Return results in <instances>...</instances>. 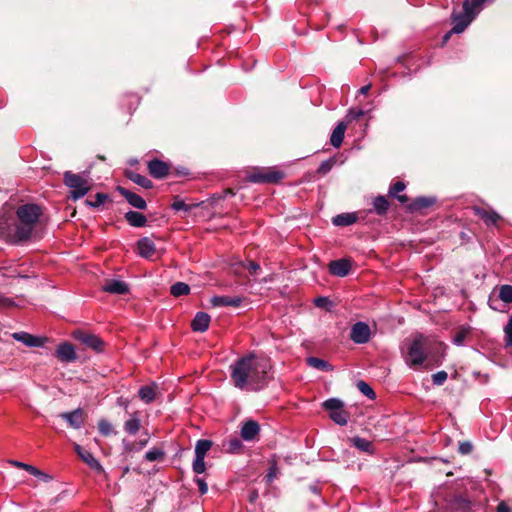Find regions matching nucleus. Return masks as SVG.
<instances>
[{"mask_svg":"<svg viewBox=\"0 0 512 512\" xmlns=\"http://www.w3.org/2000/svg\"><path fill=\"white\" fill-rule=\"evenodd\" d=\"M230 377L236 388L245 391H260L270 382V361L249 353L235 360L229 367Z\"/></svg>","mask_w":512,"mask_h":512,"instance_id":"f257e3e1","label":"nucleus"},{"mask_svg":"<svg viewBox=\"0 0 512 512\" xmlns=\"http://www.w3.org/2000/svg\"><path fill=\"white\" fill-rule=\"evenodd\" d=\"M42 214L40 206L36 204H23L16 210V222L13 232L10 234V241L18 244L29 240L38 224Z\"/></svg>","mask_w":512,"mask_h":512,"instance_id":"f03ea898","label":"nucleus"},{"mask_svg":"<svg viewBox=\"0 0 512 512\" xmlns=\"http://www.w3.org/2000/svg\"><path fill=\"white\" fill-rule=\"evenodd\" d=\"M406 346V351L403 352L405 363L416 370L421 367L428 358L431 349V340L419 334L408 342Z\"/></svg>","mask_w":512,"mask_h":512,"instance_id":"7ed1b4c3","label":"nucleus"},{"mask_svg":"<svg viewBox=\"0 0 512 512\" xmlns=\"http://www.w3.org/2000/svg\"><path fill=\"white\" fill-rule=\"evenodd\" d=\"M64 184L70 189V198L74 201L84 197L90 191L88 176L85 174H75L66 171L63 175Z\"/></svg>","mask_w":512,"mask_h":512,"instance_id":"20e7f679","label":"nucleus"},{"mask_svg":"<svg viewBox=\"0 0 512 512\" xmlns=\"http://www.w3.org/2000/svg\"><path fill=\"white\" fill-rule=\"evenodd\" d=\"M463 11H464L463 15H457V16L453 17L454 25H453L451 31L448 32L444 36V41H447L449 39L451 33H456V34L462 33L468 27V25L473 21V19L476 17V14H474L470 10V1L469 0H465L463 2Z\"/></svg>","mask_w":512,"mask_h":512,"instance_id":"39448f33","label":"nucleus"},{"mask_svg":"<svg viewBox=\"0 0 512 512\" xmlns=\"http://www.w3.org/2000/svg\"><path fill=\"white\" fill-rule=\"evenodd\" d=\"M72 337L83 344L85 347L100 353L104 349V341L97 335L89 333L84 330H75Z\"/></svg>","mask_w":512,"mask_h":512,"instance_id":"423d86ee","label":"nucleus"},{"mask_svg":"<svg viewBox=\"0 0 512 512\" xmlns=\"http://www.w3.org/2000/svg\"><path fill=\"white\" fill-rule=\"evenodd\" d=\"M284 173L277 170L255 171L248 176L253 183H277L282 180Z\"/></svg>","mask_w":512,"mask_h":512,"instance_id":"0eeeda50","label":"nucleus"},{"mask_svg":"<svg viewBox=\"0 0 512 512\" xmlns=\"http://www.w3.org/2000/svg\"><path fill=\"white\" fill-rule=\"evenodd\" d=\"M350 339L356 344H365L371 339V329L365 322L359 321L352 325Z\"/></svg>","mask_w":512,"mask_h":512,"instance_id":"6e6552de","label":"nucleus"},{"mask_svg":"<svg viewBox=\"0 0 512 512\" xmlns=\"http://www.w3.org/2000/svg\"><path fill=\"white\" fill-rule=\"evenodd\" d=\"M74 450L77 455L81 458L83 462H85L91 469L101 473L103 472V467L100 462L86 449L81 447L79 444H74Z\"/></svg>","mask_w":512,"mask_h":512,"instance_id":"1a4fd4ad","label":"nucleus"},{"mask_svg":"<svg viewBox=\"0 0 512 512\" xmlns=\"http://www.w3.org/2000/svg\"><path fill=\"white\" fill-rule=\"evenodd\" d=\"M62 419L67 421L70 427L80 429L84 425V411L77 408L71 412H63L59 415Z\"/></svg>","mask_w":512,"mask_h":512,"instance_id":"9d476101","label":"nucleus"},{"mask_svg":"<svg viewBox=\"0 0 512 512\" xmlns=\"http://www.w3.org/2000/svg\"><path fill=\"white\" fill-rule=\"evenodd\" d=\"M472 210L487 226H495L501 219V216L494 210H488L480 206H473Z\"/></svg>","mask_w":512,"mask_h":512,"instance_id":"9b49d317","label":"nucleus"},{"mask_svg":"<svg viewBox=\"0 0 512 512\" xmlns=\"http://www.w3.org/2000/svg\"><path fill=\"white\" fill-rule=\"evenodd\" d=\"M148 171L156 179L165 178L169 173V165L159 159H153L148 162Z\"/></svg>","mask_w":512,"mask_h":512,"instance_id":"f8f14e48","label":"nucleus"},{"mask_svg":"<svg viewBox=\"0 0 512 512\" xmlns=\"http://www.w3.org/2000/svg\"><path fill=\"white\" fill-rule=\"evenodd\" d=\"M12 338L26 345L27 347H40L44 344L45 338L36 337L27 332H15Z\"/></svg>","mask_w":512,"mask_h":512,"instance_id":"ddd939ff","label":"nucleus"},{"mask_svg":"<svg viewBox=\"0 0 512 512\" xmlns=\"http://www.w3.org/2000/svg\"><path fill=\"white\" fill-rule=\"evenodd\" d=\"M243 300L244 298L240 296H213L210 300V303L213 307H239Z\"/></svg>","mask_w":512,"mask_h":512,"instance_id":"4468645a","label":"nucleus"},{"mask_svg":"<svg viewBox=\"0 0 512 512\" xmlns=\"http://www.w3.org/2000/svg\"><path fill=\"white\" fill-rule=\"evenodd\" d=\"M103 290L110 294L123 295L129 292V286L122 280L111 279L105 282Z\"/></svg>","mask_w":512,"mask_h":512,"instance_id":"2eb2a0df","label":"nucleus"},{"mask_svg":"<svg viewBox=\"0 0 512 512\" xmlns=\"http://www.w3.org/2000/svg\"><path fill=\"white\" fill-rule=\"evenodd\" d=\"M351 270V263L347 259H339L331 261L329 264V271L332 275L344 277L349 274Z\"/></svg>","mask_w":512,"mask_h":512,"instance_id":"dca6fc26","label":"nucleus"},{"mask_svg":"<svg viewBox=\"0 0 512 512\" xmlns=\"http://www.w3.org/2000/svg\"><path fill=\"white\" fill-rule=\"evenodd\" d=\"M117 189L131 206L140 210H144L147 207L146 201L140 195L133 193L123 187H118Z\"/></svg>","mask_w":512,"mask_h":512,"instance_id":"f3484780","label":"nucleus"},{"mask_svg":"<svg viewBox=\"0 0 512 512\" xmlns=\"http://www.w3.org/2000/svg\"><path fill=\"white\" fill-rule=\"evenodd\" d=\"M259 431V424L254 420H248L241 427V437L245 441H253L258 436Z\"/></svg>","mask_w":512,"mask_h":512,"instance_id":"a211bd4d","label":"nucleus"},{"mask_svg":"<svg viewBox=\"0 0 512 512\" xmlns=\"http://www.w3.org/2000/svg\"><path fill=\"white\" fill-rule=\"evenodd\" d=\"M138 254L146 259H150L156 252L154 242L148 238L143 237L137 242Z\"/></svg>","mask_w":512,"mask_h":512,"instance_id":"6ab92c4d","label":"nucleus"},{"mask_svg":"<svg viewBox=\"0 0 512 512\" xmlns=\"http://www.w3.org/2000/svg\"><path fill=\"white\" fill-rule=\"evenodd\" d=\"M56 356L60 361L72 362L76 359L75 349L70 343H61L57 347Z\"/></svg>","mask_w":512,"mask_h":512,"instance_id":"aec40b11","label":"nucleus"},{"mask_svg":"<svg viewBox=\"0 0 512 512\" xmlns=\"http://www.w3.org/2000/svg\"><path fill=\"white\" fill-rule=\"evenodd\" d=\"M141 428L140 413L135 411L129 415V418L124 422L123 429L129 435H135Z\"/></svg>","mask_w":512,"mask_h":512,"instance_id":"412c9836","label":"nucleus"},{"mask_svg":"<svg viewBox=\"0 0 512 512\" xmlns=\"http://www.w3.org/2000/svg\"><path fill=\"white\" fill-rule=\"evenodd\" d=\"M211 318L205 312H198L191 323V328L195 332H205L209 328Z\"/></svg>","mask_w":512,"mask_h":512,"instance_id":"4be33fe9","label":"nucleus"},{"mask_svg":"<svg viewBox=\"0 0 512 512\" xmlns=\"http://www.w3.org/2000/svg\"><path fill=\"white\" fill-rule=\"evenodd\" d=\"M346 128V123L343 121L336 125L330 136V143L333 147L339 148L341 146Z\"/></svg>","mask_w":512,"mask_h":512,"instance_id":"5701e85b","label":"nucleus"},{"mask_svg":"<svg viewBox=\"0 0 512 512\" xmlns=\"http://www.w3.org/2000/svg\"><path fill=\"white\" fill-rule=\"evenodd\" d=\"M352 446L357 448L360 452L367 453L372 455L374 453L373 443L367 439L361 438L359 436H355L349 439Z\"/></svg>","mask_w":512,"mask_h":512,"instance_id":"b1692460","label":"nucleus"},{"mask_svg":"<svg viewBox=\"0 0 512 512\" xmlns=\"http://www.w3.org/2000/svg\"><path fill=\"white\" fill-rule=\"evenodd\" d=\"M357 219H358L357 214L354 212L353 213H342V214H338V215L334 216L332 218V223L335 226L344 227V226H349V225L354 224L357 221Z\"/></svg>","mask_w":512,"mask_h":512,"instance_id":"393cba45","label":"nucleus"},{"mask_svg":"<svg viewBox=\"0 0 512 512\" xmlns=\"http://www.w3.org/2000/svg\"><path fill=\"white\" fill-rule=\"evenodd\" d=\"M124 217L125 220L133 227H143L147 222L146 216L137 211H128Z\"/></svg>","mask_w":512,"mask_h":512,"instance_id":"a878e982","label":"nucleus"},{"mask_svg":"<svg viewBox=\"0 0 512 512\" xmlns=\"http://www.w3.org/2000/svg\"><path fill=\"white\" fill-rule=\"evenodd\" d=\"M156 388L155 384L142 386L138 392L139 398L147 404L151 403L156 397Z\"/></svg>","mask_w":512,"mask_h":512,"instance_id":"bb28decb","label":"nucleus"},{"mask_svg":"<svg viewBox=\"0 0 512 512\" xmlns=\"http://www.w3.org/2000/svg\"><path fill=\"white\" fill-rule=\"evenodd\" d=\"M307 364L320 371H333V366L326 360L317 357H308L306 359Z\"/></svg>","mask_w":512,"mask_h":512,"instance_id":"cd10ccee","label":"nucleus"},{"mask_svg":"<svg viewBox=\"0 0 512 512\" xmlns=\"http://www.w3.org/2000/svg\"><path fill=\"white\" fill-rule=\"evenodd\" d=\"M406 188V185L402 181H397L389 188V195L391 197L396 198L400 203L404 204L408 201V197L406 195H399Z\"/></svg>","mask_w":512,"mask_h":512,"instance_id":"c85d7f7f","label":"nucleus"},{"mask_svg":"<svg viewBox=\"0 0 512 512\" xmlns=\"http://www.w3.org/2000/svg\"><path fill=\"white\" fill-rule=\"evenodd\" d=\"M223 448L228 453H238L243 448V443L238 437H230L223 442Z\"/></svg>","mask_w":512,"mask_h":512,"instance_id":"c756f323","label":"nucleus"},{"mask_svg":"<svg viewBox=\"0 0 512 512\" xmlns=\"http://www.w3.org/2000/svg\"><path fill=\"white\" fill-rule=\"evenodd\" d=\"M127 177L133 181L134 183H136L137 185L143 187V188H146V189H150L152 188L153 184L151 182V180H149L146 176L144 175H141L139 173H136V172H128L127 173Z\"/></svg>","mask_w":512,"mask_h":512,"instance_id":"7c9ffc66","label":"nucleus"},{"mask_svg":"<svg viewBox=\"0 0 512 512\" xmlns=\"http://www.w3.org/2000/svg\"><path fill=\"white\" fill-rule=\"evenodd\" d=\"M374 210L378 215H384L389 209V202L385 196H377L373 201Z\"/></svg>","mask_w":512,"mask_h":512,"instance_id":"2f4dec72","label":"nucleus"},{"mask_svg":"<svg viewBox=\"0 0 512 512\" xmlns=\"http://www.w3.org/2000/svg\"><path fill=\"white\" fill-rule=\"evenodd\" d=\"M212 442L207 439H200L195 445V456L205 457L206 453L210 450Z\"/></svg>","mask_w":512,"mask_h":512,"instance_id":"473e14b6","label":"nucleus"},{"mask_svg":"<svg viewBox=\"0 0 512 512\" xmlns=\"http://www.w3.org/2000/svg\"><path fill=\"white\" fill-rule=\"evenodd\" d=\"M189 292H190V287L188 284H186L184 282H177V283L173 284L170 288V293L174 297L184 296V295L189 294Z\"/></svg>","mask_w":512,"mask_h":512,"instance_id":"72a5a7b5","label":"nucleus"},{"mask_svg":"<svg viewBox=\"0 0 512 512\" xmlns=\"http://www.w3.org/2000/svg\"><path fill=\"white\" fill-rule=\"evenodd\" d=\"M330 418L338 425L344 426L347 424L349 419V413L345 411L343 408L339 411H334L330 413Z\"/></svg>","mask_w":512,"mask_h":512,"instance_id":"f704fd0d","label":"nucleus"},{"mask_svg":"<svg viewBox=\"0 0 512 512\" xmlns=\"http://www.w3.org/2000/svg\"><path fill=\"white\" fill-rule=\"evenodd\" d=\"M434 202H435L434 198L418 197L411 204V208L414 210H420V209L427 208V207L433 205Z\"/></svg>","mask_w":512,"mask_h":512,"instance_id":"c9c22d12","label":"nucleus"},{"mask_svg":"<svg viewBox=\"0 0 512 512\" xmlns=\"http://www.w3.org/2000/svg\"><path fill=\"white\" fill-rule=\"evenodd\" d=\"M99 432L103 436H109L111 434H116V431L113 428V425L106 419H100L98 422Z\"/></svg>","mask_w":512,"mask_h":512,"instance_id":"e433bc0d","label":"nucleus"},{"mask_svg":"<svg viewBox=\"0 0 512 512\" xmlns=\"http://www.w3.org/2000/svg\"><path fill=\"white\" fill-rule=\"evenodd\" d=\"M343 402L337 398H330L323 403V407L333 413L343 408Z\"/></svg>","mask_w":512,"mask_h":512,"instance_id":"4c0bfd02","label":"nucleus"},{"mask_svg":"<svg viewBox=\"0 0 512 512\" xmlns=\"http://www.w3.org/2000/svg\"><path fill=\"white\" fill-rule=\"evenodd\" d=\"M108 199V195L105 193H97L94 200L87 199L85 204L89 207L97 208L103 205Z\"/></svg>","mask_w":512,"mask_h":512,"instance_id":"58836bf2","label":"nucleus"},{"mask_svg":"<svg viewBox=\"0 0 512 512\" xmlns=\"http://www.w3.org/2000/svg\"><path fill=\"white\" fill-rule=\"evenodd\" d=\"M498 296L503 302L512 303V285H502Z\"/></svg>","mask_w":512,"mask_h":512,"instance_id":"ea45409f","label":"nucleus"},{"mask_svg":"<svg viewBox=\"0 0 512 512\" xmlns=\"http://www.w3.org/2000/svg\"><path fill=\"white\" fill-rule=\"evenodd\" d=\"M164 455L165 453L162 449L154 447L146 452L145 459L149 462H153L162 459Z\"/></svg>","mask_w":512,"mask_h":512,"instance_id":"a19ab883","label":"nucleus"},{"mask_svg":"<svg viewBox=\"0 0 512 512\" xmlns=\"http://www.w3.org/2000/svg\"><path fill=\"white\" fill-rule=\"evenodd\" d=\"M357 388L359 389V391H360L363 395L367 396V397H368V398H370V399H374V398L376 397V394H375L374 390H373V389L371 388V386H370L368 383H366L365 381H362V380H361V381H359V382L357 383Z\"/></svg>","mask_w":512,"mask_h":512,"instance_id":"79ce46f5","label":"nucleus"},{"mask_svg":"<svg viewBox=\"0 0 512 512\" xmlns=\"http://www.w3.org/2000/svg\"><path fill=\"white\" fill-rule=\"evenodd\" d=\"M192 468H193V471L196 474L204 473L205 470H206L205 457H197V456H195Z\"/></svg>","mask_w":512,"mask_h":512,"instance_id":"37998d69","label":"nucleus"},{"mask_svg":"<svg viewBox=\"0 0 512 512\" xmlns=\"http://www.w3.org/2000/svg\"><path fill=\"white\" fill-rule=\"evenodd\" d=\"M145 435L147 436V438H145L143 440H140L138 442L139 447L137 448V450H140V449H142L143 447H145L147 445V443H148V433L145 432ZM134 450H136V445L134 443H125L124 442V451L125 452H132Z\"/></svg>","mask_w":512,"mask_h":512,"instance_id":"c03bdc74","label":"nucleus"},{"mask_svg":"<svg viewBox=\"0 0 512 512\" xmlns=\"http://www.w3.org/2000/svg\"><path fill=\"white\" fill-rule=\"evenodd\" d=\"M447 372L445 371H438L432 375V381L434 385H442L447 380Z\"/></svg>","mask_w":512,"mask_h":512,"instance_id":"a18cd8bd","label":"nucleus"},{"mask_svg":"<svg viewBox=\"0 0 512 512\" xmlns=\"http://www.w3.org/2000/svg\"><path fill=\"white\" fill-rule=\"evenodd\" d=\"M364 115H365V111L364 110L352 108V109H350L348 111V114H347L346 118L350 122V121H353V120H358V119H360Z\"/></svg>","mask_w":512,"mask_h":512,"instance_id":"49530a36","label":"nucleus"},{"mask_svg":"<svg viewBox=\"0 0 512 512\" xmlns=\"http://www.w3.org/2000/svg\"><path fill=\"white\" fill-rule=\"evenodd\" d=\"M171 207L175 211H180V210L189 211L190 210V206L187 205L182 199H178V198L174 200Z\"/></svg>","mask_w":512,"mask_h":512,"instance_id":"de8ad7c7","label":"nucleus"},{"mask_svg":"<svg viewBox=\"0 0 512 512\" xmlns=\"http://www.w3.org/2000/svg\"><path fill=\"white\" fill-rule=\"evenodd\" d=\"M11 464L14 467H16V468L23 469V470L27 471L31 475L35 471V467L34 466H32L30 464H26V463L20 462V461H17V460L11 461Z\"/></svg>","mask_w":512,"mask_h":512,"instance_id":"09e8293b","label":"nucleus"},{"mask_svg":"<svg viewBox=\"0 0 512 512\" xmlns=\"http://www.w3.org/2000/svg\"><path fill=\"white\" fill-rule=\"evenodd\" d=\"M333 164H334V161H333L332 159H329V160H325V161H323V162L320 164L319 168H318V172H319L320 174H326V173H328V172L331 170V168H332Z\"/></svg>","mask_w":512,"mask_h":512,"instance_id":"8fccbe9b","label":"nucleus"},{"mask_svg":"<svg viewBox=\"0 0 512 512\" xmlns=\"http://www.w3.org/2000/svg\"><path fill=\"white\" fill-rule=\"evenodd\" d=\"M472 450H473V445L471 444V442H469V441L460 442L458 451L461 454L467 455V454L471 453Z\"/></svg>","mask_w":512,"mask_h":512,"instance_id":"3c124183","label":"nucleus"},{"mask_svg":"<svg viewBox=\"0 0 512 512\" xmlns=\"http://www.w3.org/2000/svg\"><path fill=\"white\" fill-rule=\"evenodd\" d=\"M470 1V10L474 14H478L481 10V6L484 4L486 0H469Z\"/></svg>","mask_w":512,"mask_h":512,"instance_id":"603ef678","label":"nucleus"},{"mask_svg":"<svg viewBox=\"0 0 512 512\" xmlns=\"http://www.w3.org/2000/svg\"><path fill=\"white\" fill-rule=\"evenodd\" d=\"M15 305V302L11 298H8L0 293V307L11 308L14 307Z\"/></svg>","mask_w":512,"mask_h":512,"instance_id":"864d4df0","label":"nucleus"},{"mask_svg":"<svg viewBox=\"0 0 512 512\" xmlns=\"http://www.w3.org/2000/svg\"><path fill=\"white\" fill-rule=\"evenodd\" d=\"M276 476H277V465H276V463H274L271 465L268 473L265 476L266 482L271 483L275 479Z\"/></svg>","mask_w":512,"mask_h":512,"instance_id":"5fc2aeb1","label":"nucleus"},{"mask_svg":"<svg viewBox=\"0 0 512 512\" xmlns=\"http://www.w3.org/2000/svg\"><path fill=\"white\" fill-rule=\"evenodd\" d=\"M195 483L197 484L199 492H200L201 495H204V494L207 493L208 485H207V483L205 482L204 479H202V478H195Z\"/></svg>","mask_w":512,"mask_h":512,"instance_id":"6e6d98bb","label":"nucleus"},{"mask_svg":"<svg viewBox=\"0 0 512 512\" xmlns=\"http://www.w3.org/2000/svg\"><path fill=\"white\" fill-rule=\"evenodd\" d=\"M33 476L38 477L44 482H49L52 480V476L48 475L47 473L42 472L38 468L35 467V471L32 473Z\"/></svg>","mask_w":512,"mask_h":512,"instance_id":"4d7b16f0","label":"nucleus"},{"mask_svg":"<svg viewBox=\"0 0 512 512\" xmlns=\"http://www.w3.org/2000/svg\"><path fill=\"white\" fill-rule=\"evenodd\" d=\"M507 345L512 346V317L505 327Z\"/></svg>","mask_w":512,"mask_h":512,"instance_id":"13d9d810","label":"nucleus"},{"mask_svg":"<svg viewBox=\"0 0 512 512\" xmlns=\"http://www.w3.org/2000/svg\"><path fill=\"white\" fill-rule=\"evenodd\" d=\"M330 303L329 299L327 297H317L314 300V304L319 308H324Z\"/></svg>","mask_w":512,"mask_h":512,"instance_id":"bf43d9fd","label":"nucleus"},{"mask_svg":"<svg viewBox=\"0 0 512 512\" xmlns=\"http://www.w3.org/2000/svg\"><path fill=\"white\" fill-rule=\"evenodd\" d=\"M245 268L251 273V274H255L257 270L260 269V265L256 262H253V261H249L246 265H245Z\"/></svg>","mask_w":512,"mask_h":512,"instance_id":"052dcab7","label":"nucleus"},{"mask_svg":"<svg viewBox=\"0 0 512 512\" xmlns=\"http://www.w3.org/2000/svg\"><path fill=\"white\" fill-rule=\"evenodd\" d=\"M496 512H510V509L505 502H500L497 506Z\"/></svg>","mask_w":512,"mask_h":512,"instance_id":"680f3d73","label":"nucleus"},{"mask_svg":"<svg viewBox=\"0 0 512 512\" xmlns=\"http://www.w3.org/2000/svg\"><path fill=\"white\" fill-rule=\"evenodd\" d=\"M370 87H371L370 85H365V86L361 87L360 88V93L361 94H367L369 89H370Z\"/></svg>","mask_w":512,"mask_h":512,"instance_id":"e2e57ef3","label":"nucleus"},{"mask_svg":"<svg viewBox=\"0 0 512 512\" xmlns=\"http://www.w3.org/2000/svg\"><path fill=\"white\" fill-rule=\"evenodd\" d=\"M118 402H119L120 405H123L124 407H127V405H128V401L127 400H123L122 398H120Z\"/></svg>","mask_w":512,"mask_h":512,"instance_id":"0e129e2a","label":"nucleus"}]
</instances>
